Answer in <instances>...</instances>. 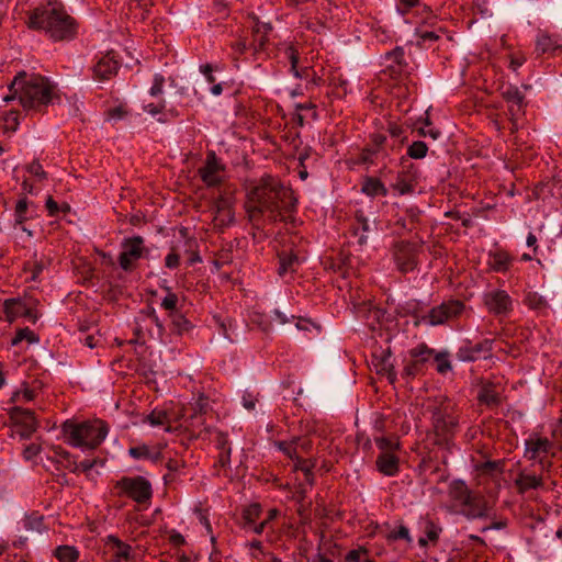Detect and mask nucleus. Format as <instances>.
<instances>
[{
  "mask_svg": "<svg viewBox=\"0 0 562 562\" xmlns=\"http://www.w3.org/2000/svg\"><path fill=\"white\" fill-rule=\"evenodd\" d=\"M293 191L271 176L262 177L247 193L246 212L251 222L267 216L271 222L290 221L295 211Z\"/></svg>",
  "mask_w": 562,
  "mask_h": 562,
  "instance_id": "1",
  "label": "nucleus"
},
{
  "mask_svg": "<svg viewBox=\"0 0 562 562\" xmlns=\"http://www.w3.org/2000/svg\"><path fill=\"white\" fill-rule=\"evenodd\" d=\"M9 90L11 93L3 100L9 102L18 97L24 109L41 110L60 100L56 83L41 75H32L26 79L24 71L14 77Z\"/></svg>",
  "mask_w": 562,
  "mask_h": 562,
  "instance_id": "2",
  "label": "nucleus"
},
{
  "mask_svg": "<svg viewBox=\"0 0 562 562\" xmlns=\"http://www.w3.org/2000/svg\"><path fill=\"white\" fill-rule=\"evenodd\" d=\"M27 26L44 31L54 41L70 40L76 33L74 19L59 2H48L31 11Z\"/></svg>",
  "mask_w": 562,
  "mask_h": 562,
  "instance_id": "3",
  "label": "nucleus"
},
{
  "mask_svg": "<svg viewBox=\"0 0 562 562\" xmlns=\"http://www.w3.org/2000/svg\"><path fill=\"white\" fill-rule=\"evenodd\" d=\"M61 431L70 445L95 449L106 437L109 427L100 419L82 423L66 420L61 425Z\"/></svg>",
  "mask_w": 562,
  "mask_h": 562,
  "instance_id": "4",
  "label": "nucleus"
},
{
  "mask_svg": "<svg viewBox=\"0 0 562 562\" xmlns=\"http://www.w3.org/2000/svg\"><path fill=\"white\" fill-rule=\"evenodd\" d=\"M431 419L437 443L448 442L458 427V418L453 415V406L450 403H442L434 407Z\"/></svg>",
  "mask_w": 562,
  "mask_h": 562,
  "instance_id": "5",
  "label": "nucleus"
},
{
  "mask_svg": "<svg viewBox=\"0 0 562 562\" xmlns=\"http://www.w3.org/2000/svg\"><path fill=\"white\" fill-rule=\"evenodd\" d=\"M225 165L217 158L214 150H210L206 154L203 166L198 169L203 183L211 187H218L224 181Z\"/></svg>",
  "mask_w": 562,
  "mask_h": 562,
  "instance_id": "6",
  "label": "nucleus"
},
{
  "mask_svg": "<svg viewBox=\"0 0 562 562\" xmlns=\"http://www.w3.org/2000/svg\"><path fill=\"white\" fill-rule=\"evenodd\" d=\"M464 308L460 301H449L431 308L426 315L422 316L420 323L430 326L441 325L450 319L458 317Z\"/></svg>",
  "mask_w": 562,
  "mask_h": 562,
  "instance_id": "7",
  "label": "nucleus"
},
{
  "mask_svg": "<svg viewBox=\"0 0 562 562\" xmlns=\"http://www.w3.org/2000/svg\"><path fill=\"white\" fill-rule=\"evenodd\" d=\"M116 488L137 503H144L151 496L150 483L143 476L122 477L116 482Z\"/></svg>",
  "mask_w": 562,
  "mask_h": 562,
  "instance_id": "8",
  "label": "nucleus"
},
{
  "mask_svg": "<svg viewBox=\"0 0 562 562\" xmlns=\"http://www.w3.org/2000/svg\"><path fill=\"white\" fill-rule=\"evenodd\" d=\"M394 258L402 272H408L417 266V246L409 241H398L394 246Z\"/></svg>",
  "mask_w": 562,
  "mask_h": 562,
  "instance_id": "9",
  "label": "nucleus"
},
{
  "mask_svg": "<svg viewBox=\"0 0 562 562\" xmlns=\"http://www.w3.org/2000/svg\"><path fill=\"white\" fill-rule=\"evenodd\" d=\"M122 252L119 262L124 271L132 269V262L142 257L144 250V239L140 236L127 238L122 244Z\"/></svg>",
  "mask_w": 562,
  "mask_h": 562,
  "instance_id": "10",
  "label": "nucleus"
},
{
  "mask_svg": "<svg viewBox=\"0 0 562 562\" xmlns=\"http://www.w3.org/2000/svg\"><path fill=\"white\" fill-rule=\"evenodd\" d=\"M294 240H291L290 247H284L279 254V268L278 274L285 277L289 273H294L300 263L305 259V256L300 249H295Z\"/></svg>",
  "mask_w": 562,
  "mask_h": 562,
  "instance_id": "11",
  "label": "nucleus"
},
{
  "mask_svg": "<svg viewBox=\"0 0 562 562\" xmlns=\"http://www.w3.org/2000/svg\"><path fill=\"white\" fill-rule=\"evenodd\" d=\"M213 223L215 227L223 228L234 221L233 198L227 194L220 195L213 205Z\"/></svg>",
  "mask_w": 562,
  "mask_h": 562,
  "instance_id": "12",
  "label": "nucleus"
},
{
  "mask_svg": "<svg viewBox=\"0 0 562 562\" xmlns=\"http://www.w3.org/2000/svg\"><path fill=\"white\" fill-rule=\"evenodd\" d=\"M11 419L14 423L15 431L22 438H29L37 429V422L33 412L14 407L11 412Z\"/></svg>",
  "mask_w": 562,
  "mask_h": 562,
  "instance_id": "13",
  "label": "nucleus"
},
{
  "mask_svg": "<svg viewBox=\"0 0 562 562\" xmlns=\"http://www.w3.org/2000/svg\"><path fill=\"white\" fill-rule=\"evenodd\" d=\"M484 304L495 315L507 314L512 310V299L504 290H495L484 295Z\"/></svg>",
  "mask_w": 562,
  "mask_h": 562,
  "instance_id": "14",
  "label": "nucleus"
},
{
  "mask_svg": "<svg viewBox=\"0 0 562 562\" xmlns=\"http://www.w3.org/2000/svg\"><path fill=\"white\" fill-rule=\"evenodd\" d=\"M503 98L510 103L508 111L513 124V130L517 128V119L524 113L525 95L519 91L517 87H508L502 92Z\"/></svg>",
  "mask_w": 562,
  "mask_h": 562,
  "instance_id": "15",
  "label": "nucleus"
},
{
  "mask_svg": "<svg viewBox=\"0 0 562 562\" xmlns=\"http://www.w3.org/2000/svg\"><path fill=\"white\" fill-rule=\"evenodd\" d=\"M408 160L402 161L403 170L398 172L395 182L393 183L394 190H396L400 194L412 193L417 183L416 181V171L414 169V165L409 164Z\"/></svg>",
  "mask_w": 562,
  "mask_h": 562,
  "instance_id": "16",
  "label": "nucleus"
},
{
  "mask_svg": "<svg viewBox=\"0 0 562 562\" xmlns=\"http://www.w3.org/2000/svg\"><path fill=\"white\" fill-rule=\"evenodd\" d=\"M119 68L117 60L108 54L99 59L93 66L92 71L95 80L106 81L117 75Z\"/></svg>",
  "mask_w": 562,
  "mask_h": 562,
  "instance_id": "17",
  "label": "nucleus"
},
{
  "mask_svg": "<svg viewBox=\"0 0 562 562\" xmlns=\"http://www.w3.org/2000/svg\"><path fill=\"white\" fill-rule=\"evenodd\" d=\"M552 443L547 438L530 437L526 440V456L530 460L542 459L551 449Z\"/></svg>",
  "mask_w": 562,
  "mask_h": 562,
  "instance_id": "18",
  "label": "nucleus"
},
{
  "mask_svg": "<svg viewBox=\"0 0 562 562\" xmlns=\"http://www.w3.org/2000/svg\"><path fill=\"white\" fill-rule=\"evenodd\" d=\"M252 46L256 52L263 50L269 41V34L272 32V25L260 22L258 18H252Z\"/></svg>",
  "mask_w": 562,
  "mask_h": 562,
  "instance_id": "19",
  "label": "nucleus"
},
{
  "mask_svg": "<svg viewBox=\"0 0 562 562\" xmlns=\"http://www.w3.org/2000/svg\"><path fill=\"white\" fill-rule=\"evenodd\" d=\"M463 514L469 518H482L488 514V505L482 496L472 495L465 504H463Z\"/></svg>",
  "mask_w": 562,
  "mask_h": 562,
  "instance_id": "20",
  "label": "nucleus"
},
{
  "mask_svg": "<svg viewBox=\"0 0 562 562\" xmlns=\"http://www.w3.org/2000/svg\"><path fill=\"white\" fill-rule=\"evenodd\" d=\"M562 49L561 40L550 35L548 32H540L536 40V50L539 54L554 53Z\"/></svg>",
  "mask_w": 562,
  "mask_h": 562,
  "instance_id": "21",
  "label": "nucleus"
},
{
  "mask_svg": "<svg viewBox=\"0 0 562 562\" xmlns=\"http://www.w3.org/2000/svg\"><path fill=\"white\" fill-rule=\"evenodd\" d=\"M378 470L387 476L398 472V458L394 453H381L375 461Z\"/></svg>",
  "mask_w": 562,
  "mask_h": 562,
  "instance_id": "22",
  "label": "nucleus"
},
{
  "mask_svg": "<svg viewBox=\"0 0 562 562\" xmlns=\"http://www.w3.org/2000/svg\"><path fill=\"white\" fill-rule=\"evenodd\" d=\"M512 257L504 250L492 251L488 255L487 265L495 272H505L512 265Z\"/></svg>",
  "mask_w": 562,
  "mask_h": 562,
  "instance_id": "23",
  "label": "nucleus"
},
{
  "mask_svg": "<svg viewBox=\"0 0 562 562\" xmlns=\"http://www.w3.org/2000/svg\"><path fill=\"white\" fill-rule=\"evenodd\" d=\"M492 340L485 339L472 347L461 349L462 358L470 361H473L480 357L486 358L492 350Z\"/></svg>",
  "mask_w": 562,
  "mask_h": 562,
  "instance_id": "24",
  "label": "nucleus"
},
{
  "mask_svg": "<svg viewBox=\"0 0 562 562\" xmlns=\"http://www.w3.org/2000/svg\"><path fill=\"white\" fill-rule=\"evenodd\" d=\"M105 546L112 551L113 557L117 559L128 560L131 558V546L121 541L115 536H108L105 540Z\"/></svg>",
  "mask_w": 562,
  "mask_h": 562,
  "instance_id": "25",
  "label": "nucleus"
},
{
  "mask_svg": "<svg viewBox=\"0 0 562 562\" xmlns=\"http://www.w3.org/2000/svg\"><path fill=\"white\" fill-rule=\"evenodd\" d=\"M391 351L390 349L382 352L381 358L378 359V362L374 364L376 367V372L381 374H385L391 383H393L396 379V373L394 371V366L390 361Z\"/></svg>",
  "mask_w": 562,
  "mask_h": 562,
  "instance_id": "26",
  "label": "nucleus"
},
{
  "mask_svg": "<svg viewBox=\"0 0 562 562\" xmlns=\"http://www.w3.org/2000/svg\"><path fill=\"white\" fill-rule=\"evenodd\" d=\"M479 401L494 407L501 404V394L493 384L484 385L479 393Z\"/></svg>",
  "mask_w": 562,
  "mask_h": 562,
  "instance_id": "27",
  "label": "nucleus"
},
{
  "mask_svg": "<svg viewBox=\"0 0 562 562\" xmlns=\"http://www.w3.org/2000/svg\"><path fill=\"white\" fill-rule=\"evenodd\" d=\"M449 494L451 498L459 502L461 505L469 502L472 493L468 488L467 484L462 481H453L449 487Z\"/></svg>",
  "mask_w": 562,
  "mask_h": 562,
  "instance_id": "28",
  "label": "nucleus"
},
{
  "mask_svg": "<svg viewBox=\"0 0 562 562\" xmlns=\"http://www.w3.org/2000/svg\"><path fill=\"white\" fill-rule=\"evenodd\" d=\"M362 191L368 195H382L385 196L387 194V189L384 184L376 178H368L363 183Z\"/></svg>",
  "mask_w": 562,
  "mask_h": 562,
  "instance_id": "29",
  "label": "nucleus"
},
{
  "mask_svg": "<svg viewBox=\"0 0 562 562\" xmlns=\"http://www.w3.org/2000/svg\"><path fill=\"white\" fill-rule=\"evenodd\" d=\"M515 484L518 487L519 493H525L528 490L539 487L542 484V481L536 475L520 474L515 481Z\"/></svg>",
  "mask_w": 562,
  "mask_h": 562,
  "instance_id": "30",
  "label": "nucleus"
},
{
  "mask_svg": "<svg viewBox=\"0 0 562 562\" xmlns=\"http://www.w3.org/2000/svg\"><path fill=\"white\" fill-rule=\"evenodd\" d=\"M409 356L420 367H423L427 361L431 359V357L434 356V350L429 349L426 345L422 344L416 348H413L409 351Z\"/></svg>",
  "mask_w": 562,
  "mask_h": 562,
  "instance_id": "31",
  "label": "nucleus"
},
{
  "mask_svg": "<svg viewBox=\"0 0 562 562\" xmlns=\"http://www.w3.org/2000/svg\"><path fill=\"white\" fill-rule=\"evenodd\" d=\"M55 557L60 562H76L79 557V552L71 546H59L55 550Z\"/></svg>",
  "mask_w": 562,
  "mask_h": 562,
  "instance_id": "32",
  "label": "nucleus"
},
{
  "mask_svg": "<svg viewBox=\"0 0 562 562\" xmlns=\"http://www.w3.org/2000/svg\"><path fill=\"white\" fill-rule=\"evenodd\" d=\"M346 562H373L370 558L369 551L364 547H358L357 549L350 550L345 555Z\"/></svg>",
  "mask_w": 562,
  "mask_h": 562,
  "instance_id": "33",
  "label": "nucleus"
},
{
  "mask_svg": "<svg viewBox=\"0 0 562 562\" xmlns=\"http://www.w3.org/2000/svg\"><path fill=\"white\" fill-rule=\"evenodd\" d=\"M261 514V507L258 504H252L244 509L243 519L244 527L250 528L255 524V521L259 518Z\"/></svg>",
  "mask_w": 562,
  "mask_h": 562,
  "instance_id": "34",
  "label": "nucleus"
},
{
  "mask_svg": "<svg viewBox=\"0 0 562 562\" xmlns=\"http://www.w3.org/2000/svg\"><path fill=\"white\" fill-rule=\"evenodd\" d=\"M378 448L382 451L381 453H393L400 446L398 440L395 437H380L375 439Z\"/></svg>",
  "mask_w": 562,
  "mask_h": 562,
  "instance_id": "35",
  "label": "nucleus"
},
{
  "mask_svg": "<svg viewBox=\"0 0 562 562\" xmlns=\"http://www.w3.org/2000/svg\"><path fill=\"white\" fill-rule=\"evenodd\" d=\"M26 340L30 344L37 342L38 337L30 328H21L16 331L15 336L11 340L12 346L19 345L21 341Z\"/></svg>",
  "mask_w": 562,
  "mask_h": 562,
  "instance_id": "36",
  "label": "nucleus"
},
{
  "mask_svg": "<svg viewBox=\"0 0 562 562\" xmlns=\"http://www.w3.org/2000/svg\"><path fill=\"white\" fill-rule=\"evenodd\" d=\"M151 426H164L169 424V416L166 411L154 409L150 414L145 417Z\"/></svg>",
  "mask_w": 562,
  "mask_h": 562,
  "instance_id": "37",
  "label": "nucleus"
},
{
  "mask_svg": "<svg viewBox=\"0 0 562 562\" xmlns=\"http://www.w3.org/2000/svg\"><path fill=\"white\" fill-rule=\"evenodd\" d=\"M428 147L422 140L414 142L407 149V155L413 159H422L427 155Z\"/></svg>",
  "mask_w": 562,
  "mask_h": 562,
  "instance_id": "38",
  "label": "nucleus"
},
{
  "mask_svg": "<svg viewBox=\"0 0 562 562\" xmlns=\"http://www.w3.org/2000/svg\"><path fill=\"white\" fill-rule=\"evenodd\" d=\"M387 541H395L398 539H403L406 542L411 543L412 538L409 536V531L405 526H400L397 530H392L385 536Z\"/></svg>",
  "mask_w": 562,
  "mask_h": 562,
  "instance_id": "39",
  "label": "nucleus"
},
{
  "mask_svg": "<svg viewBox=\"0 0 562 562\" xmlns=\"http://www.w3.org/2000/svg\"><path fill=\"white\" fill-rule=\"evenodd\" d=\"M436 362V369L439 373L445 374L451 370V362L449 361L446 353H436L434 356Z\"/></svg>",
  "mask_w": 562,
  "mask_h": 562,
  "instance_id": "40",
  "label": "nucleus"
},
{
  "mask_svg": "<svg viewBox=\"0 0 562 562\" xmlns=\"http://www.w3.org/2000/svg\"><path fill=\"white\" fill-rule=\"evenodd\" d=\"M26 211H27V199L25 196H22L16 202L15 210H14L16 224H22L26 220V216H25Z\"/></svg>",
  "mask_w": 562,
  "mask_h": 562,
  "instance_id": "41",
  "label": "nucleus"
},
{
  "mask_svg": "<svg viewBox=\"0 0 562 562\" xmlns=\"http://www.w3.org/2000/svg\"><path fill=\"white\" fill-rule=\"evenodd\" d=\"M24 526L30 531L41 532L44 528V521L42 516H30L24 520Z\"/></svg>",
  "mask_w": 562,
  "mask_h": 562,
  "instance_id": "42",
  "label": "nucleus"
},
{
  "mask_svg": "<svg viewBox=\"0 0 562 562\" xmlns=\"http://www.w3.org/2000/svg\"><path fill=\"white\" fill-rule=\"evenodd\" d=\"M285 53L288 55V58L290 59L292 72L294 74L295 77H301V75L297 70V63H299L297 50L294 47L290 46L286 48Z\"/></svg>",
  "mask_w": 562,
  "mask_h": 562,
  "instance_id": "43",
  "label": "nucleus"
},
{
  "mask_svg": "<svg viewBox=\"0 0 562 562\" xmlns=\"http://www.w3.org/2000/svg\"><path fill=\"white\" fill-rule=\"evenodd\" d=\"M26 170L33 175L34 177H36L38 180H45L46 177H47V173L44 171L42 165L37 161V160H34L32 161L27 167H26Z\"/></svg>",
  "mask_w": 562,
  "mask_h": 562,
  "instance_id": "44",
  "label": "nucleus"
},
{
  "mask_svg": "<svg viewBox=\"0 0 562 562\" xmlns=\"http://www.w3.org/2000/svg\"><path fill=\"white\" fill-rule=\"evenodd\" d=\"M171 317H172V324L178 329L179 333H181L183 330H188L190 323L183 315H181L179 313H175V314H171Z\"/></svg>",
  "mask_w": 562,
  "mask_h": 562,
  "instance_id": "45",
  "label": "nucleus"
},
{
  "mask_svg": "<svg viewBox=\"0 0 562 562\" xmlns=\"http://www.w3.org/2000/svg\"><path fill=\"white\" fill-rule=\"evenodd\" d=\"M177 303H178V296L172 293V292H169L165 299L162 300L161 302V306L167 310V311H170L171 314H175V310H176V306H177Z\"/></svg>",
  "mask_w": 562,
  "mask_h": 562,
  "instance_id": "46",
  "label": "nucleus"
},
{
  "mask_svg": "<svg viewBox=\"0 0 562 562\" xmlns=\"http://www.w3.org/2000/svg\"><path fill=\"white\" fill-rule=\"evenodd\" d=\"M165 83V78L161 75H156L154 78V83L150 88V94L151 95H158L162 93V88Z\"/></svg>",
  "mask_w": 562,
  "mask_h": 562,
  "instance_id": "47",
  "label": "nucleus"
},
{
  "mask_svg": "<svg viewBox=\"0 0 562 562\" xmlns=\"http://www.w3.org/2000/svg\"><path fill=\"white\" fill-rule=\"evenodd\" d=\"M180 263V256L172 250L170 254L167 255L165 258V266L169 269H176Z\"/></svg>",
  "mask_w": 562,
  "mask_h": 562,
  "instance_id": "48",
  "label": "nucleus"
},
{
  "mask_svg": "<svg viewBox=\"0 0 562 562\" xmlns=\"http://www.w3.org/2000/svg\"><path fill=\"white\" fill-rule=\"evenodd\" d=\"M527 302L532 308H541L546 305L544 300L536 293H529L527 296Z\"/></svg>",
  "mask_w": 562,
  "mask_h": 562,
  "instance_id": "49",
  "label": "nucleus"
},
{
  "mask_svg": "<svg viewBox=\"0 0 562 562\" xmlns=\"http://www.w3.org/2000/svg\"><path fill=\"white\" fill-rule=\"evenodd\" d=\"M214 435H215L214 440L220 450H226L227 448H231L228 446V439L225 434L216 430V431H214Z\"/></svg>",
  "mask_w": 562,
  "mask_h": 562,
  "instance_id": "50",
  "label": "nucleus"
},
{
  "mask_svg": "<svg viewBox=\"0 0 562 562\" xmlns=\"http://www.w3.org/2000/svg\"><path fill=\"white\" fill-rule=\"evenodd\" d=\"M423 367H420L415 360H411L409 363L404 368V374L407 376H415L420 372Z\"/></svg>",
  "mask_w": 562,
  "mask_h": 562,
  "instance_id": "51",
  "label": "nucleus"
},
{
  "mask_svg": "<svg viewBox=\"0 0 562 562\" xmlns=\"http://www.w3.org/2000/svg\"><path fill=\"white\" fill-rule=\"evenodd\" d=\"M128 452L135 459L147 458L149 456V450L146 446L133 447Z\"/></svg>",
  "mask_w": 562,
  "mask_h": 562,
  "instance_id": "52",
  "label": "nucleus"
},
{
  "mask_svg": "<svg viewBox=\"0 0 562 562\" xmlns=\"http://www.w3.org/2000/svg\"><path fill=\"white\" fill-rule=\"evenodd\" d=\"M295 327L299 330H311L312 328H314L317 331L319 330V327L317 325H315L311 321L304 319V318H297V322L295 323Z\"/></svg>",
  "mask_w": 562,
  "mask_h": 562,
  "instance_id": "53",
  "label": "nucleus"
},
{
  "mask_svg": "<svg viewBox=\"0 0 562 562\" xmlns=\"http://www.w3.org/2000/svg\"><path fill=\"white\" fill-rule=\"evenodd\" d=\"M231 462V448H227L226 450H221L218 458H217V465L225 468Z\"/></svg>",
  "mask_w": 562,
  "mask_h": 562,
  "instance_id": "54",
  "label": "nucleus"
},
{
  "mask_svg": "<svg viewBox=\"0 0 562 562\" xmlns=\"http://www.w3.org/2000/svg\"><path fill=\"white\" fill-rule=\"evenodd\" d=\"M40 451L41 447L38 445L32 443L24 449L23 456L25 459L30 460L36 457L40 453Z\"/></svg>",
  "mask_w": 562,
  "mask_h": 562,
  "instance_id": "55",
  "label": "nucleus"
},
{
  "mask_svg": "<svg viewBox=\"0 0 562 562\" xmlns=\"http://www.w3.org/2000/svg\"><path fill=\"white\" fill-rule=\"evenodd\" d=\"M257 402V397L252 396L251 394L243 395V406L248 411L254 409Z\"/></svg>",
  "mask_w": 562,
  "mask_h": 562,
  "instance_id": "56",
  "label": "nucleus"
},
{
  "mask_svg": "<svg viewBox=\"0 0 562 562\" xmlns=\"http://www.w3.org/2000/svg\"><path fill=\"white\" fill-rule=\"evenodd\" d=\"M273 315H274L276 321L281 325H285V324L290 323L291 319L295 318L293 315H291V317H289L285 313L279 311V310H274Z\"/></svg>",
  "mask_w": 562,
  "mask_h": 562,
  "instance_id": "57",
  "label": "nucleus"
},
{
  "mask_svg": "<svg viewBox=\"0 0 562 562\" xmlns=\"http://www.w3.org/2000/svg\"><path fill=\"white\" fill-rule=\"evenodd\" d=\"M201 72L206 77V80L210 83L215 81V77L213 76V67L210 64L202 65L200 67Z\"/></svg>",
  "mask_w": 562,
  "mask_h": 562,
  "instance_id": "58",
  "label": "nucleus"
},
{
  "mask_svg": "<svg viewBox=\"0 0 562 562\" xmlns=\"http://www.w3.org/2000/svg\"><path fill=\"white\" fill-rule=\"evenodd\" d=\"M217 323H218V326L221 327V330H222V334L224 336V338L227 340V341H232V338L229 337L228 335V328L232 327V323L231 321L228 322H225L223 319H217Z\"/></svg>",
  "mask_w": 562,
  "mask_h": 562,
  "instance_id": "59",
  "label": "nucleus"
},
{
  "mask_svg": "<svg viewBox=\"0 0 562 562\" xmlns=\"http://www.w3.org/2000/svg\"><path fill=\"white\" fill-rule=\"evenodd\" d=\"M125 114L126 112L122 106H116L108 112L109 117L113 120L122 119Z\"/></svg>",
  "mask_w": 562,
  "mask_h": 562,
  "instance_id": "60",
  "label": "nucleus"
},
{
  "mask_svg": "<svg viewBox=\"0 0 562 562\" xmlns=\"http://www.w3.org/2000/svg\"><path fill=\"white\" fill-rule=\"evenodd\" d=\"M164 109L165 102H159L158 104H148L145 106V110L153 115L160 113Z\"/></svg>",
  "mask_w": 562,
  "mask_h": 562,
  "instance_id": "61",
  "label": "nucleus"
},
{
  "mask_svg": "<svg viewBox=\"0 0 562 562\" xmlns=\"http://www.w3.org/2000/svg\"><path fill=\"white\" fill-rule=\"evenodd\" d=\"M356 218L359 225L358 228H360L363 233L370 231L368 220L362 214L357 213Z\"/></svg>",
  "mask_w": 562,
  "mask_h": 562,
  "instance_id": "62",
  "label": "nucleus"
},
{
  "mask_svg": "<svg viewBox=\"0 0 562 562\" xmlns=\"http://www.w3.org/2000/svg\"><path fill=\"white\" fill-rule=\"evenodd\" d=\"M390 58H393L398 65L402 64L404 57V50L401 47L395 48L392 53L389 54Z\"/></svg>",
  "mask_w": 562,
  "mask_h": 562,
  "instance_id": "63",
  "label": "nucleus"
},
{
  "mask_svg": "<svg viewBox=\"0 0 562 562\" xmlns=\"http://www.w3.org/2000/svg\"><path fill=\"white\" fill-rule=\"evenodd\" d=\"M46 207L49 212V215H55L58 212V204L52 196H48L46 200Z\"/></svg>",
  "mask_w": 562,
  "mask_h": 562,
  "instance_id": "64",
  "label": "nucleus"
}]
</instances>
